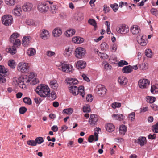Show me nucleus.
<instances>
[{
	"label": "nucleus",
	"instance_id": "1",
	"mask_svg": "<svg viewBox=\"0 0 158 158\" xmlns=\"http://www.w3.org/2000/svg\"><path fill=\"white\" fill-rule=\"evenodd\" d=\"M68 84L70 85L69 86V89L71 93L73 95L76 96L79 94L82 97H84L85 95V92L84 86H81L78 88L76 86L72 85H76L78 83V81L76 79L73 78H68L66 79Z\"/></svg>",
	"mask_w": 158,
	"mask_h": 158
},
{
	"label": "nucleus",
	"instance_id": "2",
	"mask_svg": "<svg viewBox=\"0 0 158 158\" xmlns=\"http://www.w3.org/2000/svg\"><path fill=\"white\" fill-rule=\"evenodd\" d=\"M35 91L41 97H46L50 95L49 88L45 85H40L38 86Z\"/></svg>",
	"mask_w": 158,
	"mask_h": 158
},
{
	"label": "nucleus",
	"instance_id": "3",
	"mask_svg": "<svg viewBox=\"0 0 158 158\" xmlns=\"http://www.w3.org/2000/svg\"><path fill=\"white\" fill-rule=\"evenodd\" d=\"M29 77L27 76H23L18 79V85L19 87L25 89L26 88L27 84L30 81Z\"/></svg>",
	"mask_w": 158,
	"mask_h": 158
},
{
	"label": "nucleus",
	"instance_id": "4",
	"mask_svg": "<svg viewBox=\"0 0 158 158\" xmlns=\"http://www.w3.org/2000/svg\"><path fill=\"white\" fill-rule=\"evenodd\" d=\"M29 68L30 64L23 62L19 63L17 67L18 71L24 73H28L29 71Z\"/></svg>",
	"mask_w": 158,
	"mask_h": 158
},
{
	"label": "nucleus",
	"instance_id": "5",
	"mask_svg": "<svg viewBox=\"0 0 158 158\" xmlns=\"http://www.w3.org/2000/svg\"><path fill=\"white\" fill-rule=\"evenodd\" d=\"M60 64H61L59 66V69L61 70L64 72L69 73L73 72V68L71 65L64 63H60Z\"/></svg>",
	"mask_w": 158,
	"mask_h": 158
},
{
	"label": "nucleus",
	"instance_id": "6",
	"mask_svg": "<svg viewBox=\"0 0 158 158\" xmlns=\"http://www.w3.org/2000/svg\"><path fill=\"white\" fill-rule=\"evenodd\" d=\"M86 53V50L85 48L79 47L76 48L75 51V56L78 59L82 58Z\"/></svg>",
	"mask_w": 158,
	"mask_h": 158
},
{
	"label": "nucleus",
	"instance_id": "7",
	"mask_svg": "<svg viewBox=\"0 0 158 158\" xmlns=\"http://www.w3.org/2000/svg\"><path fill=\"white\" fill-rule=\"evenodd\" d=\"M13 21V18L10 15H5L2 19V23L5 26L10 25L12 24Z\"/></svg>",
	"mask_w": 158,
	"mask_h": 158
},
{
	"label": "nucleus",
	"instance_id": "8",
	"mask_svg": "<svg viewBox=\"0 0 158 158\" xmlns=\"http://www.w3.org/2000/svg\"><path fill=\"white\" fill-rule=\"evenodd\" d=\"M116 31L119 33L125 34L129 31V29L127 26L125 24H120L116 27Z\"/></svg>",
	"mask_w": 158,
	"mask_h": 158
},
{
	"label": "nucleus",
	"instance_id": "9",
	"mask_svg": "<svg viewBox=\"0 0 158 158\" xmlns=\"http://www.w3.org/2000/svg\"><path fill=\"white\" fill-rule=\"evenodd\" d=\"M99 119V118L96 114H91L88 120L89 124L92 126H94L97 124V123Z\"/></svg>",
	"mask_w": 158,
	"mask_h": 158
},
{
	"label": "nucleus",
	"instance_id": "10",
	"mask_svg": "<svg viewBox=\"0 0 158 158\" xmlns=\"http://www.w3.org/2000/svg\"><path fill=\"white\" fill-rule=\"evenodd\" d=\"M37 8L39 11L41 12H47L48 10V4L45 2H41L38 4Z\"/></svg>",
	"mask_w": 158,
	"mask_h": 158
},
{
	"label": "nucleus",
	"instance_id": "11",
	"mask_svg": "<svg viewBox=\"0 0 158 158\" xmlns=\"http://www.w3.org/2000/svg\"><path fill=\"white\" fill-rule=\"evenodd\" d=\"M149 84V81L146 79H140L138 82V85L142 89L147 88Z\"/></svg>",
	"mask_w": 158,
	"mask_h": 158
},
{
	"label": "nucleus",
	"instance_id": "12",
	"mask_svg": "<svg viewBox=\"0 0 158 158\" xmlns=\"http://www.w3.org/2000/svg\"><path fill=\"white\" fill-rule=\"evenodd\" d=\"M107 89L103 85H99L98 86L97 93L100 96H104L106 94Z\"/></svg>",
	"mask_w": 158,
	"mask_h": 158
},
{
	"label": "nucleus",
	"instance_id": "13",
	"mask_svg": "<svg viewBox=\"0 0 158 158\" xmlns=\"http://www.w3.org/2000/svg\"><path fill=\"white\" fill-rule=\"evenodd\" d=\"M131 31L132 34L137 35L140 32L139 27L137 25H134L130 29Z\"/></svg>",
	"mask_w": 158,
	"mask_h": 158
},
{
	"label": "nucleus",
	"instance_id": "14",
	"mask_svg": "<svg viewBox=\"0 0 158 158\" xmlns=\"http://www.w3.org/2000/svg\"><path fill=\"white\" fill-rule=\"evenodd\" d=\"M49 33L48 31L46 30L43 29L42 32L40 34L41 38L44 40L48 39L49 37Z\"/></svg>",
	"mask_w": 158,
	"mask_h": 158
},
{
	"label": "nucleus",
	"instance_id": "15",
	"mask_svg": "<svg viewBox=\"0 0 158 158\" xmlns=\"http://www.w3.org/2000/svg\"><path fill=\"white\" fill-rule=\"evenodd\" d=\"M33 5L32 3L26 2L24 4L23 6V8L24 11H30L32 9Z\"/></svg>",
	"mask_w": 158,
	"mask_h": 158
},
{
	"label": "nucleus",
	"instance_id": "16",
	"mask_svg": "<svg viewBox=\"0 0 158 158\" xmlns=\"http://www.w3.org/2000/svg\"><path fill=\"white\" fill-rule=\"evenodd\" d=\"M74 51V48H66L64 51V55L66 57H68L70 56Z\"/></svg>",
	"mask_w": 158,
	"mask_h": 158
},
{
	"label": "nucleus",
	"instance_id": "17",
	"mask_svg": "<svg viewBox=\"0 0 158 158\" xmlns=\"http://www.w3.org/2000/svg\"><path fill=\"white\" fill-rule=\"evenodd\" d=\"M62 33L61 30L59 28H56L53 30L52 35L55 37H60Z\"/></svg>",
	"mask_w": 158,
	"mask_h": 158
},
{
	"label": "nucleus",
	"instance_id": "18",
	"mask_svg": "<svg viewBox=\"0 0 158 158\" xmlns=\"http://www.w3.org/2000/svg\"><path fill=\"white\" fill-rule=\"evenodd\" d=\"M86 66V63L83 60H79L77 61L76 66L78 69H81L84 68Z\"/></svg>",
	"mask_w": 158,
	"mask_h": 158
},
{
	"label": "nucleus",
	"instance_id": "19",
	"mask_svg": "<svg viewBox=\"0 0 158 158\" xmlns=\"http://www.w3.org/2000/svg\"><path fill=\"white\" fill-rule=\"evenodd\" d=\"M143 36H142L140 38L138 36L137 37V41L140 45L142 46H145L146 45L147 43V40L143 38Z\"/></svg>",
	"mask_w": 158,
	"mask_h": 158
},
{
	"label": "nucleus",
	"instance_id": "20",
	"mask_svg": "<svg viewBox=\"0 0 158 158\" xmlns=\"http://www.w3.org/2000/svg\"><path fill=\"white\" fill-rule=\"evenodd\" d=\"M22 11L21 7L19 6H17L13 10V14L15 16H19Z\"/></svg>",
	"mask_w": 158,
	"mask_h": 158
},
{
	"label": "nucleus",
	"instance_id": "21",
	"mask_svg": "<svg viewBox=\"0 0 158 158\" xmlns=\"http://www.w3.org/2000/svg\"><path fill=\"white\" fill-rule=\"evenodd\" d=\"M119 83L122 85H126L128 81L127 79L125 76H120L119 77L118 79Z\"/></svg>",
	"mask_w": 158,
	"mask_h": 158
},
{
	"label": "nucleus",
	"instance_id": "22",
	"mask_svg": "<svg viewBox=\"0 0 158 158\" xmlns=\"http://www.w3.org/2000/svg\"><path fill=\"white\" fill-rule=\"evenodd\" d=\"M122 71L124 73H129L132 71V67L131 65L125 66L123 68Z\"/></svg>",
	"mask_w": 158,
	"mask_h": 158
},
{
	"label": "nucleus",
	"instance_id": "23",
	"mask_svg": "<svg viewBox=\"0 0 158 158\" xmlns=\"http://www.w3.org/2000/svg\"><path fill=\"white\" fill-rule=\"evenodd\" d=\"M84 40L83 38L79 37H74L72 38V41L75 43L77 44L83 43Z\"/></svg>",
	"mask_w": 158,
	"mask_h": 158
},
{
	"label": "nucleus",
	"instance_id": "24",
	"mask_svg": "<svg viewBox=\"0 0 158 158\" xmlns=\"http://www.w3.org/2000/svg\"><path fill=\"white\" fill-rule=\"evenodd\" d=\"M112 117L114 119L121 121L124 118L125 116L123 114H114L112 115Z\"/></svg>",
	"mask_w": 158,
	"mask_h": 158
},
{
	"label": "nucleus",
	"instance_id": "25",
	"mask_svg": "<svg viewBox=\"0 0 158 158\" xmlns=\"http://www.w3.org/2000/svg\"><path fill=\"white\" fill-rule=\"evenodd\" d=\"M138 143L141 146H143L146 143V138L145 137H140L138 139Z\"/></svg>",
	"mask_w": 158,
	"mask_h": 158
},
{
	"label": "nucleus",
	"instance_id": "26",
	"mask_svg": "<svg viewBox=\"0 0 158 158\" xmlns=\"http://www.w3.org/2000/svg\"><path fill=\"white\" fill-rule=\"evenodd\" d=\"M6 51L7 52L12 54H14L16 52V49L15 47L13 46L12 47H9V48H6Z\"/></svg>",
	"mask_w": 158,
	"mask_h": 158
},
{
	"label": "nucleus",
	"instance_id": "27",
	"mask_svg": "<svg viewBox=\"0 0 158 158\" xmlns=\"http://www.w3.org/2000/svg\"><path fill=\"white\" fill-rule=\"evenodd\" d=\"M127 131V127L124 125L122 124L120 126L119 128L120 133L123 135H124Z\"/></svg>",
	"mask_w": 158,
	"mask_h": 158
},
{
	"label": "nucleus",
	"instance_id": "28",
	"mask_svg": "<svg viewBox=\"0 0 158 158\" xmlns=\"http://www.w3.org/2000/svg\"><path fill=\"white\" fill-rule=\"evenodd\" d=\"M51 87L54 90H56L58 87V84L55 80L51 81L50 83Z\"/></svg>",
	"mask_w": 158,
	"mask_h": 158
},
{
	"label": "nucleus",
	"instance_id": "29",
	"mask_svg": "<svg viewBox=\"0 0 158 158\" xmlns=\"http://www.w3.org/2000/svg\"><path fill=\"white\" fill-rule=\"evenodd\" d=\"M19 36V35L18 33H14L10 36V41L11 42H13Z\"/></svg>",
	"mask_w": 158,
	"mask_h": 158
},
{
	"label": "nucleus",
	"instance_id": "30",
	"mask_svg": "<svg viewBox=\"0 0 158 158\" xmlns=\"http://www.w3.org/2000/svg\"><path fill=\"white\" fill-rule=\"evenodd\" d=\"M106 130L109 132L113 131L114 129V127L113 124L111 123H108L106 126Z\"/></svg>",
	"mask_w": 158,
	"mask_h": 158
},
{
	"label": "nucleus",
	"instance_id": "31",
	"mask_svg": "<svg viewBox=\"0 0 158 158\" xmlns=\"http://www.w3.org/2000/svg\"><path fill=\"white\" fill-rule=\"evenodd\" d=\"M75 30L73 29H70L67 30L66 31L65 35L67 37L72 36L75 33Z\"/></svg>",
	"mask_w": 158,
	"mask_h": 158
},
{
	"label": "nucleus",
	"instance_id": "32",
	"mask_svg": "<svg viewBox=\"0 0 158 158\" xmlns=\"http://www.w3.org/2000/svg\"><path fill=\"white\" fill-rule=\"evenodd\" d=\"M27 53L29 56H31L35 54L36 51L33 48H30L27 50Z\"/></svg>",
	"mask_w": 158,
	"mask_h": 158
},
{
	"label": "nucleus",
	"instance_id": "33",
	"mask_svg": "<svg viewBox=\"0 0 158 158\" xmlns=\"http://www.w3.org/2000/svg\"><path fill=\"white\" fill-rule=\"evenodd\" d=\"M7 70L4 66L0 65V75H6L7 72Z\"/></svg>",
	"mask_w": 158,
	"mask_h": 158
},
{
	"label": "nucleus",
	"instance_id": "34",
	"mask_svg": "<svg viewBox=\"0 0 158 158\" xmlns=\"http://www.w3.org/2000/svg\"><path fill=\"white\" fill-rule=\"evenodd\" d=\"M151 91L152 93L158 92V84H156L152 85L151 88Z\"/></svg>",
	"mask_w": 158,
	"mask_h": 158
},
{
	"label": "nucleus",
	"instance_id": "35",
	"mask_svg": "<svg viewBox=\"0 0 158 158\" xmlns=\"http://www.w3.org/2000/svg\"><path fill=\"white\" fill-rule=\"evenodd\" d=\"M29 39L27 37H24L23 39L22 44L23 46H26L28 45L29 43Z\"/></svg>",
	"mask_w": 158,
	"mask_h": 158
},
{
	"label": "nucleus",
	"instance_id": "36",
	"mask_svg": "<svg viewBox=\"0 0 158 158\" xmlns=\"http://www.w3.org/2000/svg\"><path fill=\"white\" fill-rule=\"evenodd\" d=\"M101 48L102 50L106 51L108 49L109 46L106 43L103 42L101 45Z\"/></svg>",
	"mask_w": 158,
	"mask_h": 158
},
{
	"label": "nucleus",
	"instance_id": "37",
	"mask_svg": "<svg viewBox=\"0 0 158 158\" xmlns=\"http://www.w3.org/2000/svg\"><path fill=\"white\" fill-rule=\"evenodd\" d=\"M145 55L148 58H151L152 56V51L150 49H147L145 51Z\"/></svg>",
	"mask_w": 158,
	"mask_h": 158
},
{
	"label": "nucleus",
	"instance_id": "38",
	"mask_svg": "<svg viewBox=\"0 0 158 158\" xmlns=\"http://www.w3.org/2000/svg\"><path fill=\"white\" fill-rule=\"evenodd\" d=\"M156 100V98L155 97L148 96L146 98V101L148 103H153Z\"/></svg>",
	"mask_w": 158,
	"mask_h": 158
},
{
	"label": "nucleus",
	"instance_id": "39",
	"mask_svg": "<svg viewBox=\"0 0 158 158\" xmlns=\"http://www.w3.org/2000/svg\"><path fill=\"white\" fill-rule=\"evenodd\" d=\"M83 109L84 112H89L91 111L90 106L88 104L85 105L83 107Z\"/></svg>",
	"mask_w": 158,
	"mask_h": 158
},
{
	"label": "nucleus",
	"instance_id": "40",
	"mask_svg": "<svg viewBox=\"0 0 158 158\" xmlns=\"http://www.w3.org/2000/svg\"><path fill=\"white\" fill-rule=\"evenodd\" d=\"M36 144H41L44 141L43 138L41 137H38L35 139Z\"/></svg>",
	"mask_w": 158,
	"mask_h": 158
},
{
	"label": "nucleus",
	"instance_id": "41",
	"mask_svg": "<svg viewBox=\"0 0 158 158\" xmlns=\"http://www.w3.org/2000/svg\"><path fill=\"white\" fill-rule=\"evenodd\" d=\"M152 131L155 133H158V122L153 125L152 127Z\"/></svg>",
	"mask_w": 158,
	"mask_h": 158
},
{
	"label": "nucleus",
	"instance_id": "42",
	"mask_svg": "<svg viewBox=\"0 0 158 158\" xmlns=\"http://www.w3.org/2000/svg\"><path fill=\"white\" fill-rule=\"evenodd\" d=\"M72 112L73 110L71 108L64 109L63 111V113L66 114L68 115H70Z\"/></svg>",
	"mask_w": 158,
	"mask_h": 158
},
{
	"label": "nucleus",
	"instance_id": "43",
	"mask_svg": "<svg viewBox=\"0 0 158 158\" xmlns=\"http://www.w3.org/2000/svg\"><path fill=\"white\" fill-rule=\"evenodd\" d=\"M23 101L25 103L28 105H31V101L29 98L25 97L23 98Z\"/></svg>",
	"mask_w": 158,
	"mask_h": 158
},
{
	"label": "nucleus",
	"instance_id": "44",
	"mask_svg": "<svg viewBox=\"0 0 158 158\" xmlns=\"http://www.w3.org/2000/svg\"><path fill=\"white\" fill-rule=\"evenodd\" d=\"M12 43L13 44V46L15 47L20 46L21 44V42L19 39H16Z\"/></svg>",
	"mask_w": 158,
	"mask_h": 158
},
{
	"label": "nucleus",
	"instance_id": "45",
	"mask_svg": "<svg viewBox=\"0 0 158 158\" xmlns=\"http://www.w3.org/2000/svg\"><path fill=\"white\" fill-rule=\"evenodd\" d=\"M88 23L90 25L94 26V28L97 27V24L96 21L93 19H89L88 20Z\"/></svg>",
	"mask_w": 158,
	"mask_h": 158
},
{
	"label": "nucleus",
	"instance_id": "46",
	"mask_svg": "<svg viewBox=\"0 0 158 158\" xmlns=\"http://www.w3.org/2000/svg\"><path fill=\"white\" fill-rule=\"evenodd\" d=\"M26 23L28 25H33L35 24V22L33 20L31 19H28L26 20Z\"/></svg>",
	"mask_w": 158,
	"mask_h": 158
},
{
	"label": "nucleus",
	"instance_id": "47",
	"mask_svg": "<svg viewBox=\"0 0 158 158\" xmlns=\"http://www.w3.org/2000/svg\"><path fill=\"white\" fill-rule=\"evenodd\" d=\"M121 104L120 103L114 102L112 103L111 106L113 108H119L121 106Z\"/></svg>",
	"mask_w": 158,
	"mask_h": 158
},
{
	"label": "nucleus",
	"instance_id": "48",
	"mask_svg": "<svg viewBox=\"0 0 158 158\" xmlns=\"http://www.w3.org/2000/svg\"><path fill=\"white\" fill-rule=\"evenodd\" d=\"M27 144L29 145L36 146L37 145L35 140H29L27 142Z\"/></svg>",
	"mask_w": 158,
	"mask_h": 158
},
{
	"label": "nucleus",
	"instance_id": "49",
	"mask_svg": "<svg viewBox=\"0 0 158 158\" xmlns=\"http://www.w3.org/2000/svg\"><path fill=\"white\" fill-rule=\"evenodd\" d=\"M110 6L113 9L114 12H116L118 10V5L116 3H114V4L111 5Z\"/></svg>",
	"mask_w": 158,
	"mask_h": 158
},
{
	"label": "nucleus",
	"instance_id": "50",
	"mask_svg": "<svg viewBox=\"0 0 158 158\" xmlns=\"http://www.w3.org/2000/svg\"><path fill=\"white\" fill-rule=\"evenodd\" d=\"M15 0H5L6 3L9 5L12 6L15 4Z\"/></svg>",
	"mask_w": 158,
	"mask_h": 158
},
{
	"label": "nucleus",
	"instance_id": "51",
	"mask_svg": "<svg viewBox=\"0 0 158 158\" xmlns=\"http://www.w3.org/2000/svg\"><path fill=\"white\" fill-rule=\"evenodd\" d=\"M8 65L12 68H15V64L14 61L13 60H10L8 61Z\"/></svg>",
	"mask_w": 158,
	"mask_h": 158
},
{
	"label": "nucleus",
	"instance_id": "52",
	"mask_svg": "<svg viewBox=\"0 0 158 158\" xmlns=\"http://www.w3.org/2000/svg\"><path fill=\"white\" fill-rule=\"evenodd\" d=\"M128 63L125 60H121L118 63V65L119 66L122 67L124 65H127Z\"/></svg>",
	"mask_w": 158,
	"mask_h": 158
},
{
	"label": "nucleus",
	"instance_id": "53",
	"mask_svg": "<svg viewBox=\"0 0 158 158\" xmlns=\"http://www.w3.org/2000/svg\"><path fill=\"white\" fill-rule=\"evenodd\" d=\"M27 109L24 107H22L19 109V113L21 114H24L27 111Z\"/></svg>",
	"mask_w": 158,
	"mask_h": 158
},
{
	"label": "nucleus",
	"instance_id": "54",
	"mask_svg": "<svg viewBox=\"0 0 158 158\" xmlns=\"http://www.w3.org/2000/svg\"><path fill=\"white\" fill-rule=\"evenodd\" d=\"M5 75H0V84L4 83L6 82Z\"/></svg>",
	"mask_w": 158,
	"mask_h": 158
},
{
	"label": "nucleus",
	"instance_id": "55",
	"mask_svg": "<svg viewBox=\"0 0 158 158\" xmlns=\"http://www.w3.org/2000/svg\"><path fill=\"white\" fill-rule=\"evenodd\" d=\"M55 54L54 52L51 51H48L46 52L47 55L49 57H51L55 55Z\"/></svg>",
	"mask_w": 158,
	"mask_h": 158
},
{
	"label": "nucleus",
	"instance_id": "56",
	"mask_svg": "<svg viewBox=\"0 0 158 158\" xmlns=\"http://www.w3.org/2000/svg\"><path fill=\"white\" fill-rule=\"evenodd\" d=\"M150 106L152 110H158V106L155 104H152Z\"/></svg>",
	"mask_w": 158,
	"mask_h": 158
},
{
	"label": "nucleus",
	"instance_id": "57",
	"mask_svg": "<svg viewBox=\"0 0 158 158\" xmlns=\"http://www.w3.org/2000/svg\"><path fill=\"white\" fill-rule=\"evenodd\" d=\"M111 49L112 52H115L117 49L116 45V44H112L111 45Z\"/></svg>",
	"mask_w": 158,
	"mask_h": 158
},
{
	"label": "nucleus",
	"instance_id": "58",
	"mask_svg": "<svg viewBox=\"0 0 158 158\" xmlns=\"http://www.w3.org/2000/svg\"><path fill=\"white\" fill-rule=\"evenodd\" d=\"M135 113L134 112H132L129 115V118L131 119L132 121L135 119Z\"/></svg>",
	"mask_w": 158,
	"mask_h": 158
},
{
	"label": "nucleus",
	"instance_id": "59",
	"mask_svg": "<svg viewBox=\"0 0 158 158\" xmlns=\"http://www.w3.org/2000/svg\"><path fill=\"white\" fill-rule=\"evenodd\" d=\"M78 18L77 20H81L83 19V14L81 13H79L77 14Z\"/></svg>",
	"mask_w": 158,
	"mask_h": 158
},
{
	"label": "nucleus",
	"instance_id": "60",
	"mask_svg": "<svg viewBox=\"0 0 158 158\" xmlns=\"http://www.w3.org/2000/svg\"><path fill=\"white\" fill-rule=\"evenodd\" d=\"M151 13L153 15L156 16L157 15L158 12L157 10L155 8H152L151 10Z\"/></svg>",
	"mask_w": 158,
	"mask_h": 158
},
{
	"label": "nucleus",
	"instance_id": "61",
	"mask_svg": "<svg viewBox=\"0 0 158 158\" xmlns=\"http://www.w3.org/2000/svg\"><path fill=\"white\" fill-rule=\"evenodd\" d=\"M92 96L91 94H89L86 97V100L88 102H91L93 100Z\"/></svg>",
	"mask_w": 158,
	"mask_h": 158
},
{
	"label": "nucleus",
	"instance_id": "62",
	"mask_svg": "<svg viewBox=\"0 0 158 158\" xmlns=\"http://www.w3.org/2000/svg\"><path fill=\"white\" fill-rule=\"evenodd\" d=\"M82 77L83 78V79L84 80L86 81L87 82H89L90 81V80L89 78L85 74H83L82 75Z\"/></svg>",
	"mask_w": 158,
	"mask_h": 158
},
{
	"label": "nucleus",
	"instance_id": "63",
	"mask_svg": "<svg viewBox=\"0 0 158 158\" xmlns=\"http://www.w3.org/2000/svg\"><path fill=\"white\" fill-rule=\"evenodd\" d=\"M156 136V135L155 134H153L152 135L150 134L148 136V138L151 140L155 139Z\"/></svg>",
	"mask_w": 158,
	"mask_h": 158
},
{
	"label": "nucleus",
	"instance_id": "64",
	"mask_svg": "<svg viewBox=\"0 0 158 158\" xmlns=\"http://www.w3.org/2000/svg\"><path fill=\"white\" fill-rule=\"evenodd\" d=\"M127 3L126 2H121L119 3V7L122 8L124 6H127Z\"/></svg>",
	"mask_w": 158,
	"mask_h": 158
}]
</instances>
